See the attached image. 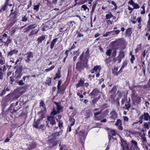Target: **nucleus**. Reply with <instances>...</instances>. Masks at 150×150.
I'll return each mask as SVG.
<instances>
[{"label": "nucleus", "instance_id": "f257e3e1", "mask_svg": "<svg viewBox=\"0 0 150 150\" xmlns=\"http://www.w3.org/2000/svg\"><path fill=\"white\" fill-rule=\"evenodd\" d=\"M57 114V112L54 108L53 110L51 112L50 116H48L47 119L50 124L52 125H54L56 124V122L54 118V116Z\"/></svg>", "mask_w": 150, "mask_h": 150}, {"label": "nucleus", "instance_id": "f03ea898", "mask_svg": "<svg viewBox=\"0 0 150 150\" xmlns=\"http://www.w3.org/2000/svg\"><path fill=\"white\" fill-rule=\"evenodd\" d=\"M101 69V66L97 65L91 70V73H95L96 74V77H98L100 76V73Z\"/></svg>", "mask_w": 150, "mask_h": 150}, {"label": "nucleus", "instance_id": "7ed1b4c3", "mask_svg": "<svg viewBox=\"0 0 150 150\" xmlns=\"http://www.w3.org/2000/svg\"><path fill=\"white\" fill-rule=\"evenodd\" d=\"M149 114L146 113H144L143 115H142L141 117H139V120L138 122H134L133 123V125H134V124L138 123H139V124H142V120L143 119H144L145 120H147L149 119Z\"/></svg>", "mask_w": 150, "mask_h": 150}, {"label": "nucleus", "instance_id": "20e7f679", "mask_svg": "<svg viewBox=\"0 0 150 150\" xmlns=\"http://www.w3.org/2000/svg\"><path fill=\"white\" fill-rule=\"evenodd\" d=\"M132 98L134 103L138 104L140 102L141 98L137 94L133 93L132 95Z\"/></svg>", "mask_w": 150, "mask_h": 150}, {"label": "nucleus", "instance_id": "39448f33", "mask_svg": "<svg viewBox=\"0 0 150 150\" xmlns=\"http://www.w3.org/2000/svg\"><path fill=\"white\" fill-rule=\"evenodd\" d=\"M108 134L110 139L112 138L114 139H116V138L114 137L116 134L115 130L112 129H110L109 131Z\"/></svg>", "mask_w": 150, "mask_h": 150}, {"label": "nucleus", "instance_id": "423d86ee", "mask_svg": "<svg viewBox=\"0 0 150 150\" xmlns=\"http://www.w3.org/2000/svg\"><path fill=\"white\" fill-rule=\"evenodd\" d=\"M87 135V133L85 132L84 130L81 131L79 132V137L81 140H84Z\"/></svg>", "mask_w": 150, "mask_h": 150}, {"label": "nucleus", "instance_id": "0eeeda50", "mask_svg": "<svg viewBox=\"0 0 150 150\" xmlns=\"http://www.w3.org/2000/svg\"><path fill=\"white\" fill-rule=\"evenodd\" d=\"M131 143L132 144L131 147V150H138V149L137 146V142L134 140L131 141Z\"/></svg>", "mask_w": 150, "mask_h": 150}, {"label": "nucleus", "instance_id": "6e6552de", "mask_svg": "<svg viewBox=\"0 0 150 150\" xmlns=\"http://www.w3.org/2000/svg\"><path fill=\"white\" fill-rule=\"evenodd\" d=\"M55 103L57 106L56 109L57 110V113L62 112L63 110L62 107L61 105L60 104L57 102H55Z\"/></svg>", "mask_w": 150, "mask_h": 150}, {"label": "nucleus", "instance_id": "1a4fd4ad", "mask_svg": "<svg viewBox=\"0 0 150 150\" xmlns=\"http://www.w3.org/2000/svg\"><path fill=\"white\" fill-rule=\"evenodd\" d=\"M37 26V25L35 24L31 25H29L27 28L25 29V32H27L29 31L31 29H34Z\"/></svg>", "mask_w": 150, "mask_h": 150}, {"label": "nucleus", "instance_id": "9d476101", "mask_svg": "<svg viewBox=\"0 0 150 150\" xmlns=\"http://www.w3.org/2000/svg\"><path fill=\"white\" fill-rule=\"evenodd\" d=\"M47 38V36L46 35H42L39 38L37 39L38 43V44L42 42L46 38Z\"/></svg>", "mask_w": 150, "mask_h": 150}, {"label": "nucleus", "instance_id": "9b49d317", "mask_svg": "<svg viewBox=\"0 0 150 150\" xmlns=\"http://www.w3.org/2000/svg\"><path fill=\"white\" fill-rule=\"evenodd\" d=\"M27 58L25 60L26 62H29L32 58L33 55L31 53L29 52L27 54Z\"/></svg>", "mask_w": 150, "mask_h": 150}, {"label": "nucleus", "instance_id": "f8f14e48", "mask_svg": "<svg viewBox=\"0 0 150 150\" xmlns=\"http://www.w3.org/2000/svg\"><path fill=\"white\" fill-rule=\"evenodd\" d=\"M100 93V91L97 89H95L89 94L90 96H95L98 95V94Z\"/></svg>", "mask_w": 150, "mask_h": 150}, {"label": "nucleus", "instance_id": "ddd939ff", "mask_svg": "<svg viewBox=\"0 0 150 150\" xmlns=\"http://www.w3.org/2000/svg\"><path fill=\"white\" fill-rule=\"evenodd\" d=\"M121 144V146L123 147L124 149H126V148L127 149L128 147L125 141L123 140L121 138L120 139Z\"/></svg>", "mask_w": 150, "mask_h": 150}, {"label": "nucleus", "instance_id": "4468645a", "mask_svg": "<svg viewBox=\"0 0 150 150\" xmlns=\"http://www.w3.org/2000/svg\"><path fill=\"white\" fill-rule=\"evenodd\" d=\"M118 67H115L112 70V73L113 74L116 76H117L118 74L120 73V71L121 70H120L118 71Z\"/></svg>", "mask_w": 150, "mask_h": 150}, {"label": "nucleus", "instance_id": "2eb2a0df", "mask_svg": "<svg viewBox=\"0 0 150 150\" xmlns=\"http://www.w3.org/2000/svg\"><path fill=\"white\" fill-rule=\"evenodd\" d=\"M70 126H69V131L70 132L71 131V127L74 125L75 124V120L74 119H71L70 121Z\"/></svg>", "mask_w": 150, "mask_h": 150}, {"label": "nucleus", "instance_id": "dca6fc26", "mask_svg": "<svg viewBox=\"0 0 150 150\" xmlns=\"http://www.w3.org/2000/svg\"><path fill=\"white\" fill-rule=\"evenodd\" d=\"M110 113L111 115V118L115 120L116 118H117V115L115 111H113L111 112Z\"/></svg>", "mask_w": 150, "mask_h": 150}, {"label": "nucleus", "instance_id": "f3484780", "mask_svg": "<svg viewBox=\"0 0 150 150\" xmlns=\"http://www.w3.org/2000/svg\"><path fill=\"white\" fill-rule=\"evenodd\" d=\"M57 38H55L53 39L51 42L50 44V48L52 49L54 47L55 44L56 43L57 41Z\"/></svg>", "mask_w": 150, "mask_h": 150}, {"label": "nucleus", "instance_id": "a211bd4d", "mask_svg": "<svg viewBox=\"0 0 150 150\" xmlns=\"http://www.w3.org/2000/svg\"><path fill=\"white\" fill-rule=\"evenodd\" d=\"M18 52V50L15 49L12 50L9 52L8 54V55L11 56L14 54H17V53Z\"/></svg>", "mask_w": 150, "mask_h": 150}, {"label": "nucleus", "instance_id": "6ab92c4d", "mask_svg": "<svg viewBox=\"0 0 150 150\" xmlns=\"http://www.w3.org/2000/svg\"><path fill=\"white\" fill-rule=\"evenodd\" d=\"M38 31L39 30H32L31 31V33L29 34V36H31L33 35H34L38 33Z\"/></svg>", "mask_w": 150, "mask_h": 150}, {"label": "nucleus", "instance_id": "aec40b11", "mask_svg": "<svg viewBox=\"0 0 150 150\" xmlns=\"http://www.w3.org/2000/svg\"><path fill=\"white\" fill-rule=\"evenodd\" d=\"M111 31L112 35H114L119 34L120 32V30H113Z\"/></svg>", "mask_w": 150, "mask_h": 150}, {"label": "nucleus", "instance_id": "412c9836", "mask_svg": "<svg viewBox=\"0 0 150 150\" xmlns=\"http://www.w3.org/2000/svg\"><path fill=\"white\" fill-rule=\"evenodd\" d=\"M84 83V81L82 80H80L78 83L76 85V87H78L80 86H82L83 85V84Z\"/></svg>", "mask_w": 150, "mask_h": 150}, {"label": "nucleus", "instance_id": "4be33fe9", "mask_svg": "<svg viewBox=\"0 0 150 150\" xmlns=\"http://www.w3.org/2000/svg\"><path fill=\"white\" fill-rule=\"evenodd\" d=\"M51 79L50 78H47V79L46 80L45 84L46 85L49 86L50 85L51 83Z\"/></svg>", "mask_w": 150, "mask_h": 150}, {"label": "nucleus", "instance_id": "5701e85b", "mask_svg": "<svg viewBox=\"0 0 150 150\" xmlns=\"http://www.w3.org/2000/svg\"><path fill=\"white\" fill-rule=\"evenodd\" d=\"M148 50H145L143 52V54L142 55V59L143 58H144L146 55H148Z\"/></svg>", "mask_w": 150, "mask_h": 150}, {"label": "nucleus", "instance_id": "b1692460", "mask_svg": "<svg viewBox=\"0 0 150 150\" xmlns=\"http://www.w3.org/2000/svg\"><path fill=\"white\" fill-rule=\"evenodd\" d=\"M132 29L131 28H128L126 30V34L128 35H130L132 33Z\"/></svg>", "mask_w": 150, "mask_h": 150}, {"label": "nucleus", "instance_id": "393cba45", "mask_svg": "<svg viewBox=\"0 0 150 150\" xmlns=\"http://www.w3.org/2000/svg\"><path fill=\"white\" fill-rule=\"evenodd\" d=\"M56 76L58 78H60L61 77L60 69H58V72L56 74Z\"/></svg>", "mask_w": 150, "mask_h": 150}, {"label": "nucleus", "instance_id": "a878e982", "mask_svg": "<svg viewBox=\"0 0 150 150\" xmlns=\"http://www.w3.org/2000/svg\"><path fill=\"white\" fill-rule=\"evenodd\" d=\"M112 17H113V15L111 13L107 14L106 15V19H109Z\"/></svg>", "mask_w": 150, "mask_h": 150}, {"label": "nucleus", "instance_id": "bb28decb", "mask_svg": "<svg viewBox=\"0 0 150 150\" xmlns=\"http://www.w3.org/2000/svg\"><path fill=\"white\" fill-rule=\"evenodd\" d=\"M59 146H60V150H64L66 148V146L65 145L61 144H60Z\"/></svg>", "mask_w": 150, "mask_h": 150}, {"label": "nucleus", "instance_id": "cd10ccee", "mask_svg": "<svg viewBox=\"0 0 150 150\" xmlns=\"http://www.w3.org/2000/svg\"><path fill=\"white\" fill-rule=\"evenodd\" d=\"M115 125L116 126H118L120 125H122V123L121 120H117V122L115 124Z\"/></svg>", "mask_w": 150, "mask_h": 150}, {"label": "nucleus", "instance_id": "c85d7f7f", "mask_svg": "<svg viewBox=\"0 0 150 150\" xmlns=\"http://www.w3.org/2000/svg\"><path fill=\"white\" fill-rule=\"evenodd\" d=\"M127 64V62L126 61H125L123 64L122 65L120 69V70H121L125 67H126Z\"/></svg>", "mask_w": 150, "mask_h": 150}, {"label": "nucleus", "instance_id": "c756f323", "mask_svg": "<svg viewBox=\"0 0 150 150\" xmlns=\"http://www.w3.org/2000/svg\"><path fill=\"white\" fill-rule=\"evenodd\" d=\"M81 8H83L85 11H86L87 9H88V11L89 10V8L86 5H82Z\"/></svg>", "mask_w": 150, "mask_h": 150}, {"label": "nucleus", "instance_id": "7c9ffc66", "mask_svg": "<svg viewBox=\"0 0 150 150\" xmlns=\"http://www.w3.org/2000/svg\"><path fill=\"white\" fill-rule=\"evenodd\" d=\"M147 27L148 29L149 30H150V17H149V19L147 24Z\"/></svg>", "mask_w": 150, "mask_h": 150}, {"label": "nucleus", "instance_id": "2f4dec72", "mask_svg": "<svg viewBox=\"0 0 150 150\" xmlns=\"http://www.w3.org/2000/svg\"><path fill=\"white\" fill-rule=\"evenodd\" d=\"M125 106L126 107V108L127 109H128L131 106L130 101H129L127 103L125 104Z\"/></svg>", "mask_w": 150, "mask_h": 150}, {"label": "nucleus", "instance_id": "473e14b6", "mask_svg": "<svg viewBox=\"0 0 150 150\" xmlns=\"http://www.w3.org/2000/svg\"><path fill=\"white\" fill-rule=\"evenodd\" d=\"M131 5L133 6L134 8L135 9H137L139 8V6L137 4L135 3H134Z\"/></svg>", "mask_w": 150, "mask_h": 150}, {"label": "nucleus", "instance_id": "72a5a7b5", "mask_svg": "<svg viewBox=\"0 0 150 150\" xmlns=\"http://www.w3.org/2000/svg\"><path fill=\"white\" fill-rule=\"evenodd\" d=\"M62 131H60L58 132H56L54 133L55 136H59L62 134Z\"/></svg>", "mask_w": 150, "mask_h": 150}, {"label": "nucleus", "instance_id": "f704fd0d", "mask_svg": "<svg viewBox=\"0 0 150 150\" xmlns=\"http://www.w3.org/2000/svg\"><path fill=\"white\" fill-rule=\"evenodd\" d=\"M111 52L112 50H111L109 49L107 50L106 53V55L109 56H110L111 55Z\"/></svg>", "mask_w": 150, "mask_h": 150}, {"label": "nucleus", "instance_id": "c9c22d12", "mask_svg": "<svg viewBox=\"0 0 150 150\" xmlns=\"http://www.w3.org/2000/svg\"><path fill=\"white\" fill-rule=\"evenodd\" d=\"M76 67L80 69L81 67V64L80 62H78L76 64Z\"/></svg>", "mask_w": 150, "mask_h": 150}, {"label": "nucleus", "instance_id": "e433bc0d", "mask_svg": "<svg viewBox=\"0 0 150 150\" xmlns=\"http://www.w3.org/2000/svg\"><path fill=\"white\" fill-rule=\"evenodd\" d=\"M55 66H53L50 67V68L48 69H47L45 70V71L47 72L48 71H51V70L53 69L54 68Z\"/></svg>", "mask_w": 150, "mask_h": 150}, {"label": "nucleus", "instance_id": "4c0bfd02", "mask_svg": "<svg viewBox=\"0 0 150 150\" xmlns=\"http://www.w3.org/2000/svg\"><path fill=\"white\" fill-rule=\"evenodd\" d=\"M100 96L99 95L98 97V98H96L94 99H93L92 101L93 103H95L99 99V98H100Z\"/></svg>", "mask_w": 150, "mask_h": 150}, {"label": "nucleus", "instance_id": "58836bf2", "mask_svg": "<svg viewBox=\"0 0 150 150\" xmlns=\"http://www.w3.org/2000/svg\"><path fill=\"white\" fill-rule=\"evenodd\" d=\"M150 123H148V124L147 123H144V127L145 129H149V127L150 126Z\"/></svg>", "mask_w": 150, "mask_h": 150}, {"label": "nucleus", "instance_id": "ea45409f", "mask_svg": "<svg viewBox=\"0 0 150 150\" xmlns=\"http://www.w3.org/2000/svg\"><path fill=\"white\" fill-rule=\"evenodd\" d=\"M111 34V31L107 32L105 34L103 35V36L104 37H107L108 35H110Z\"/></svg>", "mask_w": 150, "mask_h": 150}, {"label": "nucleus", "instance_id": "a19ab883", "mask_svg": "<svg viewBox=\"0 0 150 150\" xmlns=\"http://www.w3.org/2000/svg\"><path fill=\"white\" fill-rule=\"evenodd\" d=\"M40 6V3L38 5H35L34 6V10H36L37 11H38L39 10V8Z\"/></svg>", "mask_w": 150, "mask_h": 150}, {"label": "nucleus", "instance_id": "79ce46f5", "mask_svg": "<svg viewBox=\"0 0 150 150\" xmlns=\"http://www.w3.org/2000/svg\"><path fill=\"white\" fill-rule=\"evenodd\" d=\"M137 21H138V23H139V25H141V22L142 21V19L141 18V17H138L137 19Z\"/></svg>", "mask_w": 150, "mask_h": 150}, {"label": "nucleus", "instance_id": "37998d69", "mask_svg": "<svg viewBox=\"0 0 150 150\" xmlns=\"http://www.w3.org/2000/svg\"><path fill=\"white\" fill-rule=\"evenodd\" d=\"M141 49V45L139 44L138 45L137 48L136 49L135 51L136 52H138Z\"/></svg>", "mask_w": 150, "mask_h": 150}, {"label": "nucleus", "instance_id": "c03bdc74", "mask_svg": "<svg viewBox=\"0 0 150 150\" xmlns=\"http://www.w3.org/2000/svg\"><path fill=\"white\" fill-rule=\"evenodd\" d=\"M40 106H42L43 107V108L45 109V104L44 103L43 101H41L40 103Z\"/></svg>", "mask_w": 150, "mask_h": 150}, {"label": "nucleus", "instance_id": "a18cd8bd", "mask_svg": "<svg viewBox=\"0 0 150 150\" xmlns=\"http://www.w3.org/2000/svg\"><path fill=\"white\" fill-rule=\"evenodd\" d=\"M22 18V21L23 22H25L28 20V19L25 16H24Z\"/></svg>", "mask_w": 150, "mask_h": 150}, {"label": "nucleus", "instance_id": "49530a36", "mask_svg": "<svg viewBox=\"0 0 150 150\" xmlns=\"http://www.w3.org/2000/svg\"><path fill=\"white\" fill-rule=\"evenodd\" d=\"M62 82L61 81H59L58 82V84L57 86V88L59 90L60 88V86Z\"/></svg>", "mask_w": 150, "mask_h": 150}, {"label": "nucleus", "instance_id": "de8ad7c7", "mask_svg": "<svg viewBox=\"0 0 150 150\" xmlns=\"http://www.w3.org/2000/svg\"><path fill=\"white\" fill-rule=\"evenodd\" d=\"M6 70V66L5 65H4L3 66L1 67L0 68V70L1 71H2V70L4 71Z\"/></svg>", "mask_w": 150, "mask_h": 150}, {"label": "nucleus", "instance_id": "09e8293b", "mask_svg": "<svg viewBox=\"0 0 150 150\" xmlns=\"http://www.w3.org/2000/svg\"><path fill=\"white\" fill-rule=\"evenodd\" d=\"M18 83L19 85H22L24 84V83H23V81L22 80H20L18 82Z\"/></svg>", "mask_w": 150, "mask_h": 150}, {"label": "nucleus", "instance_id": "8fccbe9b", "mask_svg": "<svg viewBox=\"0 0 150 150\" xmlns=\"http://www.w3.org/2000/svg\"><path fill=\"white\" fill-rule=\"evenodd\" d=\"M115 88H113L110 91L109 93L110 94H111L112 93H114L115 91Z\"/></svg>", "mask_w": 150, "mask_h": 150}, {"label": "nucleus", "instance_id": "3c124183", "mask_svg": "<svg viewBox=\"0 0 150 150\" xmlns=\"http://www.w3.org/2000/svg\"><path fill=\"white\" fill-rule=\"evenodd\" d=\"M124 120L125 122H127L128 120V118L127 117L124 116L123 117Z\"/></svg>", "mask_w": 150, "mask_h": 150}, {"label": "nucleus", "instance_id": "603ef678", "mask_svg": "<svg viewBox=\"0 0 150 150\" xmlns=\"http://www.w3.org/2000/svg\"><path fill=\"white\" fill-rule=\"evenodd\" d=\"M101 112V111H98V112H96L95 113V116H96L97 115L100 114Z\"/></svg>", "mask_w": 150, "mask_h": 150}, {"label": "nucleus", "instance_id": "864d4df0", "mask_svg": "<svg viewBox=\"0 0 150 150\" xmlns=\"http://www.w3.org/2000/svg\"><path fill=\"white\" fill-rule=\"evenodd\" d=\"M118 129L121 130L123 129V127L122 126V125H120L118 126Z\"/></svg>", "mask_w": 150, "mask_h": 150}, {"label": "nucleus", "instance_id": "5fc2aeb1", "mask_svg": "<svg viewBox=\"0 0 150 150\" xmlns=\"http://www.w3.org/2000/svg\"><path fill=\"white\" fill-rule=\"evenodd\" d=\"M134 59V56L133 55H132V57L131 59V61L132 63H133V60Z\"/></svg>", "mask_w": 150, "mask_h": 150}, {"label": "nucleus", "instance_id": "6e6d98bb", "mask_svg": "<svg viewBox=\"0 0 150 150\" xmlns=\"http://www.w3.org/2000/svg\"><path fill=\"white\" fill-rule=\"evenodd\" d=\"M59 126L60 129H61L62 127V123L59 122L58 125Z\"/></svg>", "mask_w": 150, "mask_h": 150}, {"label": "nucleus", "instance_id": "4d7b16f0", "mask_svg": "<svg viewBox=\"0 0 150 150\" xmlns=\"http://www.w3.org/2000/svg\"><path fill=\"white\" fill-rule=\"evenodd\" d=\"M4 63L2 59H0V65H2L4 64Z\"/></svg>", "mask_w": 150, "mask_h": 150}, {"label": "nucleus", "instance_id": "13d9d810", "mask_svg": "<svg viewBox=\"0 0 150 150\" xmlns=\"http://www.w3.org/2000/svg\"><path fill=\"white\" fill-rule=\"evenodd\" d=\"M107 22L108 24H111L112 23V21H111L110 20H108L107 21Z\"/></svg>", "mask_w": 150, "mask_h": 150}, {"label": "nucleus", "instance_id": "bf43d9fd", "mask_svg": "<svg viewBox=\"0 0 150 150\" xmlns=\"http://www.w3.org/2000/svg\"><path fill=\"white\" fill-rule=\"evenodd\" d=\"M83 53H82V54L80 56V59L81 61H82V60H83V61L84 60H83Z\"/></svg>", "mask_w": 150, "mask_h": 150}, {"label": "nucleus", "instance_id": "052dcab7", "mask_svg": "<svg viewBox=\"0 0 150 150\" xmlns=\"http://www.w3.org/2000/svg\"><path fill=\"white\" fill-rule=\"evenodd\" d=\"M69 50H67L65 52V55H66V57H67V56H68V52H69Z\"/></svg>", "mask_w": 150, "mask_h": 150}, {"label": "nucleus", "instance_id": "680f3d73", "mask_svg": "<svg viewBox=\"0 0 150 150\" xmlns=\"http://www.w3.org/2000/svg\"><path fill=\"white\" fill-rule=\"evenodd\" d=\"M78 96H79L81 98H83V95L82 94L80 95V93H78Z\"/></svg>", "mask_w": 150, "mask_h": 150}, {"label": "nucleus", "instance_id": "e2e57ef3", "mask_svg": "<svg viewBox=\"0 0 150 150\" xmlns=\"http://www.w3.org/2000/svg\"><path fill=\"white\" fill-rule=\"evenodd\" d=\"M75 47V44H73V45L72 46V47H71L70 50H71L73 49Z\"/></svg>", "mask_w": 150, "mask_h": 150}, {"label": "nucleus", "instance_id": "0e129e2a", "mask_svg": "<svg viewBox=\"0 0 150 150\" xmlns=\"http://www.w3.org/2000/svg\"><path fill=\"white\" fill-rule=\"evenodd\" d=\"M129 3L130 4L132 5L134 2L133 0H130V1L129 2Z\"/></svg>", "mask_w": 150, "mask_h": 150}, {"label": "nucleus", "instance_id": "69168bd1", "mask_svg": "<svg viewBox=\"0 0 150 150\" xmlns=\"http://www.w3.org/2000/svg\"><path fill=\"white\" fill-rule=\"evenodd\" d=\"M106 121H107V120L106 119H104L103 120H101V122H105Z\"/></svg>", "mask_w": 150, "mask_h": 150}, {"label": "nucleus", "instance_id": "338daca9", "mask_svg": "<svg viewBox=\"0 0 150 150\" xmlns=\"http://www.w3.org/2000/svg\"><path fill=\"white\" fill-rule=\"evenodd\" d=\"M79 55V54L77 55V56H75L73 58V60L74 61H75L76 59L77 56Z\"/></svg>", "mask_w": 150, "mask_h": 150}, {"label": "nucleus", "instance_id": "774afa93", "mask_svg": "<svg viewBox=\"0 0 150 150\" xmlns=\"http://www.w3.org/2000/svg\"><path fill=\"white\" fill-rule=\"evenodd\" d=\"M100 35V34H99L98 33H97L94 36L95 38H97V37H98V36H99Z\"/></svg>", "mask_w": 150, "mask_h": 150}]
</instances>
